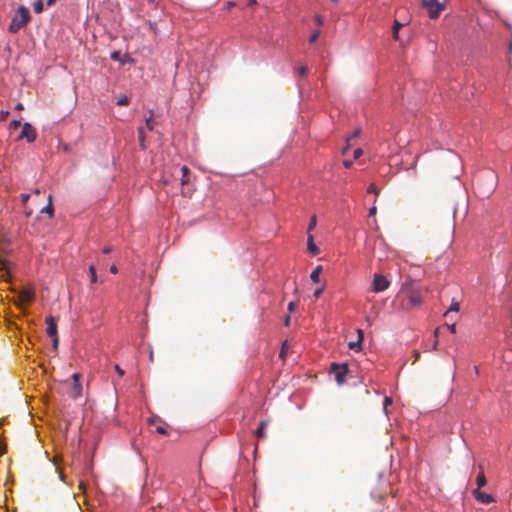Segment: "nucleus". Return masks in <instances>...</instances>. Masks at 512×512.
<instances>
[{
    "label": "nucleus",
    "mask_w": 512,
    "mask_h": 512,
    "mask_svg": "<svg viewBox=\"0 0 512 512\" xmlns=\"http://www.w3.org/2000/svg\"><path fill=\"white\" fill-rule=\"evenodd\" d=\"M316 224H317V218H316V215H313L311 218H310V222H309V225H308V229H307V234H311V231L316 227Z\"/></svg>",
    "instance_id": "obj_19"
},
{
    "label": "nucleus",
    "mask_w": 512,
    "mask_h": 512,
    "mask_svg": "<svg viewBox=\"0 0 512 512\" xmlns=\"http://www.w3.org/2000/svg\"><path fill=\"white\" fill-rule=\"evenodd\" d=\"M149 423H151V424L154 423V419L153 418L149 419Z\"/></svg>",
    "instance_id": "obj_61"
},
{
    "label": "nucleus",
    "mask_w": 512,
    "mask_h": 512,
    "mask_svg": "<svg viewBox=\"0 0 512 512\" xmlns=\"http://www.w3.org/2000/svg\"><path fill=\"white\" fill-rule=\"evenodd\" d=\"M9 269V262L8 261H1V270H5L8 272Z\"/></svg>",
    "instance_id": "obj_38"
},
{
    "label": "nucleus",
    "mask_w": 512,
    "mask_h": 512,
    "mask_svg": "<svg viewBox=\"0 0 512 512\" xmlns=\"http://www.w3.org/2000/svg\"><path fill=\"white\" fill-rule=\"evenodd\" d=\"M37 138V132L35 128L28 122L22 125L21 134L18 137V140L26 139L28 143H32Z\"/></svg>",
    "instance_id": "obj_5"
},
{
    "label": "nucleus",
    "mask_w": 512,
    "mask_h": 512,
    "mask_svg": "<svg viewBox=\"0 0 512 512\" xmlns=\"http://www.w3.org/2000/svg\"><path fill=\"white\" fill-rule=\"evenodd\" d=\"M447 328H448V330H449L451 333H456V324H455V323L447 324Z\"/></svg>",
    "instance_id": "obj_39"
},
{
    "label": "nucleus",
    "mask_w": 512,
    "mask_h": 512,
    "mask_svg": "<svg viewBox=\"0 0 512 512\" xmlns=\"http://www.w3.org/2000/svg\"><path fill=\"white\" fill-rule=\"evenodd\" d=\"M324 291V288L323 287H320V288H317L315 291H314V297L315 298H319L320 295L323 293Z\"/></svg>",
    "instance_id": "obj_37"
},
{
    "label": "nucleus",
    "mask_w": 512,
    "mask_h": 512,
    "mask_svg": "<svg viewBox=\"0 0 512 512\" xmlns=\"http://www.w3.org/2000/svg\"><path fill=\"white\" fill-rule=\"evenodd\" d=\"M89 273H90V282L96 283L97 282V275H96V269L94 265L89 266Z\"/></svg>",
    "instance_id": "obj_20"
},
{
    "label": "nucleus",
    "mask_w": 512,
    "mask_h": 512,
    "mask_svg": "<svg viewBox=\"0 0 512 512\" xmlns=\"http://www.w3.org/2000/svg\"><path fill=\"white\" fill-rule=\"evenodd\" d=\"M357 332H358V340L362 342V340H363V331L359 329V330H357Z\"/></svg>",
    "instance_id": "obj_46"
},
{
    "label": "nucleus",
    "mask_w": 512,
    "mask_h": 512,
    "mask_svg": "<svg viewBox=\"0 0 512 512\" xmlns=\"http://www.w3.org/2000/svg\"><path fill=\"white\" fill-rule=\"evenodd\" d=\"M53 212H54V208H53V205H52V196L49 195L48 196V204H47V206H45L44 208L41 209V213H46L50 217H52L53 216Z\"/></svg>",
    "instance_id": "obj_16"
},
{
    "label": "nucleus",
    "mask_w": 512,
    "mask_h": 512,
    "mask_svg": "<svg viewBox=\"0 0 512 512\" xmlns=\"http://www.w3.org/2000/svg\"><path fill=\"white\" fill-rule=\"evenodd\" d=\"M473 495L481 503L490 504L494 502V498L492 495L481 492L479 489H475L473 491Z\"/></svg>",
    "instance_id": "obj_11"
},
{
    "label": "nucleus",
    "mask_w": 512,
    "mask_h": 512,
    "mask_svg": "<svg viewBox=\"0 0 512 512\" xmlns=\"http://www.w3.org/2000/svg\"><path fill=\"white\" fill-rule=\"evenodd\" d=\"M45 323L47 324V335L52 337L57 335V323L53 316H48L45 319Z\"/></svg>",
    "instance_id": "obj_10"
},
{
    "label": "nucleus",
    "mask_w": 512,
    "mask_h": 512,
    "mask_svg": "<svg viewBox=\"0 0 512 512\" xmlns=\"http://www.w3.org/2000/svg\"><path fill=\"white\" fill-rule=\"evenodd\" d=\"M18 297H19V300L21 301V303L30 304L35 299V293L32 289L25 288L19 292Z\"/></svg>",
    "instance_id": "obj_8"
},
{
    "label": "nucleus",
    "mask_w": 512,
    "mask_h": 512,
    "mask_svg": "<svg viewBox=\"0 0 512 512\" xmlns=\"http://www.w3.org/2000/svg\"><path fill=\"white\" fill-rule=\"evenodd\" d=\"M33 9L36 13H41L43 11V3L38 0L33 4Z\"/></svg>",
    "instance_id": "obj_23"
},
{
    "label": "nucleus",
    "mask_w": 512,
    "mask_h": 512,
    "mask_svg": "<svg viewBox=\"0 0 512 512\" xmlns=\"http://www.w3.org/2000/svg\"><path fill=\"white\" fill-rule=\"evenodd\" d=\"M146 125H147V128H148L149 130H152V129H153V125H154L153 120H152V119H147V121H146Z\"/></svg>",
    "instance_id": "obj_42"
},
{
    "label": "nucleus",
    "mask_w": 512,
    "mask_h": 512,
    "mask_svg": "<svg viewBox=\"0 0 512 512\" xmlns=\"http://www.w3.org/2000/svg\"><path fill=\"white\" fill-rule=\"evenodd\" d=\"M438 332H439V328L435 329V331H434V337H435V339H437V337H438Z\"/></svg>",
    "instance_id": "obj_55"
},
{
    "label": "nucleus",
    "mask_w": 512,
    "mask_h": 512,
    "mask_svg": "<svg viewBox=\"0 0 512 512\" xmlns=\"http://www.w3.org/2000/svg\"><path fill=\"white\" fill-rule=\"evenodd\" d=\"M392 404V399L390 397H385L384 399V411L387 414V406Z\"/></svg>",
    "instance_id": "obj_31"
},
{
    "label": "nucleus",
    "mask_w": 512,
    "mask_h": 512,
    "mask_svg": "<svg viewBox=\"0 0 512 512\" xmlns=\"http://www.w3.org/2000/svg\"><path fill=\"white\" fill-rule=\"evenodd\" d=\"M20 197H21V201H22V203L25 205V204L28 202V200H29V198H30V195H29V194H25V193H23V194H21V196H20Z\"/></svg>",
    "instance_id": "obj_36"
},
{
    "label": "nucleus",
    "mask_w": 512,
    "mask_h": 512,
    "mask_svg": "<svg viewBox=\"0 0 512 512\" xmlns=\"http://www.w3.org/2000/svg\"><path fill=\"white\" fill-rule=\"evenodd\" d=\"M479 468H480V472H479V474L477 476V479H476V481H477V488L476 489L480 490L481 487L486 485L487 479L485 477V474H484L482 466H479Z\"/></svg>",
    "instance_id": "obj_14"
},
{
    "label": "nucleus",
    "mask_w": 512,
    "mask_h": 512,
    "mask_svg": "<svg viewBox=\"0 0 512 512\" xmlns=\"http://www.w3.org/2000/svg\"><path fill=\"white\" fill-rule=\"evenodd\" d=\"M284 355H285V352H284V347H283V348H282V350H281V352H280V357H282V358H283V357H284Z\"/></svg>",
    "instance_id": "obj_57"
},
{
    "label": "nucleus",
    "mask_w": 512,
    "mask_h": 512,
    "mask_svg": "<svg viewBox=\"0 0 512 512\" xmlns=\"http://www.w3.org/2000/svg\"><path fill=\"white\" fill-rule=\"evenodd\" d=\"M348 346L350 349L360 350L361 349V341L358 340L356 342H350Z\"/></svg>",
    "instance_id": "obj_27"
},
{
    "label": "nucleus",
    "mask_w": 512,
    "mask_h": 512,
    "mask_svg": "<svg viewBox=\"0 0 512 512\" xmlns=\"http://www.w3.org/2000/svg\"><path fill=\"white\" fill-rule=\"evenodd\" d=\"M266 427H267V422L266 421H262L258 428L256 429V436L258 438H264L266 436Z\"/></svg>",
    "instance_id": "obj_15"
},
{
    "label": "nucleus",
    "mask_w": 512,
    "mask_h": 512,
    "mask_svg": "<svg viewBox=\"0 0 512 512\" xmlns=\"http://www.w3.org/2000/svg\"><path fill=\"white\" fill-rule=\"evenodd\" d=\"M421 6L427 11L431 19L438 18L440 13L446 8L445 2H440L439 0H422Z\"/></svg>",
    "instance_id": "obj_3"
},
{
    "label": "nucleus",
    "mask_w": 512,
    "mask_h": 512,
    "mask_svg": "<svg viewBox=\"0 0 512 512\" xmlns=\"http://www.w3.org/2000/svg\"><path fill=\"white\" fill-rule=\"evenodd\" d=\"M484 178L489 181V185L487 189L482 192V194L483 196L488 197L496 187V176L492 172H486Z\"/></svg>",
    "instance_id": "obj_9"
},
{
    "label": "nucleus",
    "mask_w": 512,
    "mask_h": 512,
    "mask_svg": "<svg viewBox=\"0 0 512 512\" xmlns=\"http://www.w3.org/2000/svg\"><path fill=\"white\" fill-rule=\"evenodd\" d=\"M31 20V15L25 6H20L14 14L11 23L8 27L10 33H17L20 29L25 27Z\"/></svg>",
    "instance_id": "obj_2"
},
{
    "label": "nucleus",
    "mask_w": 512,
    "mask_h": 512,
    "mask_svg": "<svg viewBox=\"0 0 512 512\" xmlns=\"http://www.w3.org/2000/svg\"><path fill=\"white\" fill-rule=\"evenodd\" d=\"M353 162L351 160H344L343 161V165L346 167V168H350L352 166Z\"/></svg>",
    "instance_id": "obj_43"
},
{
    "label": "nucleus",
    "mask_w": 512,
    "mask_h": 512,
    "mask_svg": "<svg viewBox=\"0 0 512 512\" xmlns=\"http://www.w3.org/2000/svg\"><path fill=\"white\" fill-rule=\"evenodd\" d=\"M284 323H285V326H289V325H290V316H287V317L285 318Z\"/></svg>",
    "instance_id": "obj_49"
},
{
    "label": "nucleus",
    "mask_w": 512,
    "mask_h": 512,
    "mask_svg": "<svg viewBox=\"0 0 512 512\" xmlns=\"http://www.w3.org/2000/svg\"><path fill=\"white\" fill-rule=\"evenodd\" d=\"M315 22H316V24L318 26H322L323 25V20H322L321 16H319V15L315 16Z\"/></svg>",
    "instance_id": "obj_40"
},
{
    "label": "nucleus",
    "mask_w": 512,
    "mask_h": 512,
    "mask_svg": "<svg viewBox=\"0 0 512 512\" xmlns=\"http://www.w3.org/2000/svg\"><path fill=\"white\" fill-rule=\"evenodd\" d=\"M477 185H478L479 187H480V185H481V178H480V177L477 179Z\"/></svg>",
    "instance_id": "obj_58"
},
{
    "label": "nucleus",
    "mask_w": 512,
    "mask_h": 512,
    "mask_svg": "<svg viewBox=\"0 0 512 512\" xmlns=\"http://www.w3.org/2000/svg\"><path fill=\"white\" fill-rule=\"evenodd\" d=\"M347 150H348V147L344 148L343 153H346Z\"/></svg>",
    "instance_id": "obj_63"
},
{
    "label": "nucleus",
    "mask_w": 512,
    "mask_h": 512,
    "mask_svg": "<svg viewBox=\"0 0 512 512\" xmlns=\"http://www.w3.org/2000/svg\"><path fill=\"white\" fill-rule=\"evenodd\" d=\"M114 368H115V371L117 372V374H118L120 377H122V376L124 375V373H125V372H124V370H123L119 365H117V364H116V365L114 366Z\"/></svg>",
    "instance_id": "obj_35"
},
{
    "label": "nucleus",
    "mask_w": 512,
    "mask_h": 512,
    "mask_svg": "<svg viewBox=\"0 0 512 512\" xmlns=\"http://www.w3.org/2000/svg\"><path fill=\"white\" fill-rule=\"evenodd\" d=\"M111 251H112V248H111V247H105V248H103V250H102V252H103L104 254H109Z\"/></svg>",
    "instance_id": "obj_47"
},
{
    "label": "nucleus",
    "mask_w": 512,
    "mask_h": 512,
    "mask_svg": "<svg viewBox=\"0 0 512 512\" xmlns=\"http://www.w3.org/2000/svg\"><path fill=\"white\" fill-rule=\"evenodd\" d=\"M79 486H80V488H83L84 487L83 482H80Z\"/></svg>",
    "instance_id": "obj_62"
},
{
    "label": "nucleus",
    "mask_w": 512,
    "mask_h": 512,
    "mask_svg": "<svg viewBox=\"0 0 512 512\" xmlns=\"http://www.w3.org/2000/svg\"><path fill=\"white\" fill-rule=\"evenodd\" d=\"M389 281L380 274H375L372 281V291L375 293L383 292L389 287Z\"/></svg>",
    "instance_id": "obj_6"
},
{
    "label": "nucleus",
    "mask_w": 512,
    "mask_h": 512,
    "mask_svg": "<svg viewBox=\"0 0 512 512\" xmlns=\"http://www.w3.org/2000/svg\"><path fill=\"white\" fill-rule=\"evenodd\" d=\"M111 58L114 59V60H119L120 59V52L118 51H114L112 54H111Z\"/></svg>",
    "instance_id": "obj_41"
},
{
    "label": "nucleus",
    "mask_w": 512,
    "mask_h": 512,
    "mask_svg": "<svg viewBox=\"0 0 512 512\" xmlns=\"http://www.w3.org/2000/svg\"><path fill=\"white\" fill-rule=\"evenodd\" d=\"M437 345H438V340L435 339L434 342L432 343V349H436Z\"/></svg>",
    "instance_id": "obj_51"
},
{
    "label": "nucleus",
    "mask_w": 512,
    "mask_h": 512,
    "mask_svg": "<svg viewBox=\"0 0 512 512\" xmlns=\"http://www.w3.org/2000/svg\"><path fill=\"white\" fill-rule=\"evenodd\" d=\"M319 35H320V30H316V31H314V32L311 34L310 38H309V43H310V44L315 43V42L317 41V39H318Z\"/></svg>",
    "instance_id": "obj_24"
},
{
    "label": "nucleus",
    "mask_w": 512,
    "mask_h": 512,
    "mask_svg": "<svg viewBox=\"0 0 512 512\" xmlns=\"http://www.w3.org/2000/svg\"><path fill=\"white\" fill-rule=\"evenodd\" d=\"M34 193H35V194H40V190H39V189H36V190L34 191Z\"/></svg>",
    "instance_id": "obj_60"
},
{
    "label": "nucleus",
    "mask_w": 512,
    "mask_h": 512,
    "mask_svg": "<svg viewBox=\"0 0 512 512\" xmlns=\"http://www.w3.org/2000/svg\"><path fill=\"white\" fill-rule=\"evenodd\" d=\"M181 172H182L181 184L185 185L189 182V178H188L189 168L187 166H182Z\"/></svg>",
    "instance_id": "obj_18"
},
{
    "label": "nucleus",
    "mask_w": 512,
    "mask_h": 512,
    "mask_svg": "<svg viewBox=\"0 0 512 512\" xmlns=\"http://www.w3.org/2000/svg\"><path fill=\"white\" fill-rule=\"evenodd\" d=\"M80 378L81 375L79 373H74L72 375L73 383L71 385L70 391L68 392L71 398L76 399L82 395V386L80 384Z\"/></svg>",
    "instance_id": "obj_7"
},
{
    "label": "nucleus",
    "mask_w": 512,
    "mask_h": 512,
    "mask_svg": "<svg viewBox=\"0 0 512 512\" xmlns=\"http://www.w3.org/2000/svg\"><path fill=\"white\" fill-rule=\"evenodd\" d=\"M5 453V447L0 445V456Z\"/></svg>",
    "instance_id": "obj_54"
},
{
    "label": "nucleus",
    "mask_w": 512,
    "mask_h": 512,
    "mask_svg": "<svg viewBox=\"0 0 512 512\" xmlns=\"http://www.w3.org/2000/svg\"><path fill=\"white\" fill-rule=\"evenodd\" d=\"M367 192H368V193H374V194H376V195H379L380 190L376 187V185H375V184H373V183H372V184H370V185L368 186Z\"/></svg>",
    "instance_id": "obj_25"
},
{
    "label": "nucleus",
    "mask_w": 512,
    "mask_h": 512,
    "mask_svg": "<svg viewBox=\"0 0 512 512\" xmlns=\"http://www.w3.org/2000/svg\"><path fill=\"white\" fill-rule=\"evenodd\" d=\"M415 361L420 358V353L418 351H414Z\"/></svg>",
    "instance_id": "obj_52"
},
{
    "label": "nucleus",
    "mask_w": 512,
    "mask_h": 512,
    "mask_svg": "<svg viewBox=\"0 0 512 512\" xmlns=\"http://www.w3.org/2000/svg\"><path fill=\"white\" fill-rule=\"evenodd\" d=\"M9 116V111L7 110H1L0 111V120L4 121Z\"/></svg>",
    "instance_id": "obj_32"
},
{
    "label": "nucleus",
    "mask_w": 512,
    "mask_h": 512,
    "mask_svg": "<svg viewBox=\"0 0 512 512\" xmlns=\"http://www.w3.org/2000/svg\"><path fill=\"white\" fill-rule=\"evenodd\" d=\"M257 4L256 0H249L248 3H247V6L248 7H253Z\"/></svg>",
    "instance_id": "obj_45"
},
{
    "label": "nucleus",
    "mask_w": 512,
    "mask_h": 512,
    "mask_svg": "<svg viewBox=\"0 0 512 512\" xmlns=\"http://www.w3.org/2000/svg\"><path fill=\"white\" fill-rule=\"evenodd\" d=\"M362 154H363L362 149H360V148L355 149L354 153H353L354 159L360 158L362 156Z\"/></svg>",
    "instance_id": "obj_33"
},
{
    "label": "nucleus",
    "mask_w": 512,
    "mask_h": 512,
    "mask_svg": "<svg viewBox=\"0 0 512 512\" xmlns=\"http://www.w3.org/2000/svg\"><path fill=\"white\" fill-rule=\"evenodd\" d=\"M377 212V208L375 206L369 209V216H374Z\"/></svg>",
    "instance_id": "obj_44"
},
{
    "label": "nucleus",
    "mask_w": 512,
    "mask_h": 512,
    "mask_svg": "<svg viewBox=\"0 0 512 512\" xmlns=\"http://www.w3.org/2000/svg\"><path fill=\"white\" fill-rule=\"evenodd\" d=\"M21 125V122L19 120H13L10 122L9 124V129L10 130H16L18 129V127Z\"/></svg>",
    "instance_id": "obj_28"
},
{
    "label": "nucleus",
    "mask_w": 512,
    "mask_h": 512,
    "mask_svg": "<svg viewBox=\"0 0 512 512\" xmlns=\"http://www.w3.org/2000/svg\"><path fill=\"white\" fill-rule=\"evenodd\" d=\"M403 27V24L398 20H394L392 26V37L395 41H399V31Z\"/></svg>",
    "instance_id": "obj_13"
},
{
    "label": "nucleus",
    "mask_w": 512,
    "mask_h": 512,
    "mask_svg": "<svg viewBox=\"0 0 512 512\" xmlns=\"http://www.w3.org/2000/svg\"><path fill=\"white\" fill-rule=\"evenodd\" d=\"M129 98L126 95H121L119 99L117 100V105L119 106H125L129 104Z\"/></svg>",
    "instance_id": "obj_22"
},
{
    "label": "nucleus",
    "mask_w": 512,
    "mask_h": 512,
    "mask_svg": "<svg viewBox=\"0 0 512 512\" xmlns=\"http://www.w3.org/2000/svg\"><path fill=\"white\" fill-rule=\"evenodd\" d=\"M307 250L312 255H317L319 253V248L314 243V237L312 234H309L307 238Z\"/></svg>",
    "instance_id": "obj_12"
},
{
    "label": "nucleus",
    "mask_w": 512,
    "mask_h": 512,
    "mask_svg": "<svg viewBox=\"0 0 512 512\" xmlns=\"http://www.w3.org/2000/svg\"><path fill=\"white\" fill-rule=\"evenodd\" d=\"M307 72H308V68L304 65L300 66L298 69H297V74L299 76H306L307 75Z\"/></svg>",
    "instance_id": "obj_26"
},
{
    "label": "nucleus",
    "mask_w": 512,
    "mask_h": 512,
    "mask_svg": "<svg viewBox=\"0 0 512 512\" xmlns=\"http://www.w3.org/2000/svg\"><path fill=\"white\" fill-rule=\"evenodd\" d=\"M52 346H53V349H57L58 348V344H59V338H58V335L56 336H52Z\"/></svg>",
    "instance_id": "obj_30"
},
{
    "label": "nucleus",
    "mask_w": 512,
    "mask_h": 512,
    "mask_svg": "<svg viewBox=\"0 0 512 512\" xmlns=\"http://www.w3.org/2000/svg\"><path fill=\"white\" fill-rule=\"evenodd\" d=\"M53 2H54V0H49L48 4H52Z\"/></svg>",
    "instance_id": "obj_64"
},
{
    "label": "nucleus",
    "mask_w": 512,
    "mask_h": 512,
    "mask_svg": "<svg viewBox=\"0 0 512 512\" xmlns=\"http://www.w3.org/2000/svg\"><path fill=\"white\" fill-rule=\"evenodd\" d=\"M459 309H460V305H459V303H458V302L453 301V302L451 303V306H450L449 310L445 313V316L447 317V316H448V314H449L450 312H458V311H459Z\"/></svg>",
    "instance_id": "obj_21"
},
{
    "label": "nucleus",
    "mask_w": 512,
    "mask_h": 512,
    "mask_svg": "<svg viewBox=\"0 0 512 512\" xmlns=\"http://www.w3.org/2000/svg\"><path fill=\"white\" fill-rule=\"evenodd\" d=\"M139 137H140V140L143 141V129L142 128H139Z\"/></svg>",
    "instance_id": "obj_50"
},
{
    "label": "nucleus",
    "mask_w": 512,
    "mask_h": 512,
    "mask_svg": "<svg viewBox=\"0 0 512 512\" xmlns=\"http://www.w3.org/2000/svg\"><path fill=\"white\" fill-rule=\"evenodd\" d=\"M296 308H297V303H295V302H290V303L288 304V311H289L290 313L294 312Z\"/></svg>",
    "instance_id": "obj_34"
},
{
    "label": "nucleus",
    "mask_w": 512,
    "mask_h": 512,
    "mask_svg": "<svg viewBox=\"0 0 512 512\" xmlns=\"http://www.w3.org/2000/svg\"><path fill=\"white\" fill-rule=\"evenodd\" d=\"M359 133H360V130L358 129V130H356V131L354 132V134H353V136H352V137H357V136L359 135Z\"/></svg>",
    "instance_id": "obj_56"
},
{
    "label": "nucleus",
    "mask_w": 512,
    "mask_h": 512,
    "mask_svg": "<svg viewBox=\"0 0 512 512\" xmlns=\"http://www.w3.org/2000/svg\"><path fill=\"white\" fill-rule=\"evenodd\" d=\"M330 372L334 374L337 384L343 385L349 372L348 365L346 363H332L330 366Z\"/></svg>",
    "instance_id": "obj_4"
},
{
    "label": "nucleus",
    "mask_w": 512,
    "mask_h": 512,
    "mask_svg": "<svg viewBox=\"0 0 512 512\" xmlns=\"http://www.w3.org/2000/svg\"><path fill=\"white\" fill-rule=\"evenodd\" d=\"M402 292L407 296L406 308H414L422 304V289L410 278H408L403 284Z\"/></svg>",
    "instance_id": "obj_1"
},
{
    "label": "nucleus",
    "mask_w": 512,
    "mask_h": 512,
    "mask_svg": "<svg viewBox=\"0 0 512 512\" xmlns=\"http://www.w3.org/2000/svg\"><path fill=\"white\" fill-rule=\"evenodd\" d=\"M17 110H22L24 107H23V104L22 103H18L15 107Z\"/></svg>",
    "instance_id": "obj_53"
},
{
    "label": "nucleus",
    "mask_w": 512,
    "mask_h": 512,
    "mask_svg": "<svg viewBox=\"0 0 512 512\" xmlns=\"http://www.w3.org/2000/svg\"><path fill=\"white\" fill-rule=\"evenodd\" d=\"M156 431L161 434V435H167L168 434V431H167V428L163 425H159L156 427Z\"/></svg>",
    "instance_id": "obj_29"
},
{
    "label": "nucleus",
    "mask_w": 512,
    "mask_h": 512,
    "mask_svg": "<svg viewBox=\"0 0 512 512\" xmlns=\"http://www.w3.org/2000/svg\"><path fill=\"white\" fill-rule=\"evenodd\" d=\"M322 272V266H316L314 268V270L311 272L310 274V279L313 281V282H318L319 281V276Z\"/></svg>",
    "instance_id": "obj_17"
},
{
    "label": "nucleus",
    "mask_w": 512,
    "mask_h": 512,
    "mask_svg": "<svg viewBox=\"0 0 512 512\" xmlns=\"http://www.w3.org/2000/svg\"><path fill=\"white\" fill-rule=\"evenodd\" d=\"M64 478H65V475L61 472V473H60V479H61V480H64Z\"/></svg>",
    "instance_id": "obj_59"
},
{
    "label": "nucleus",
    "mask_w": 512,
    "mask_h": 512,
    "mask_svg": "<svg viewBox=\"0 0 512 512\" xmlns=\"http://www.w3.org/2000/svg\"><path fill=\"white\" fill-rule=\"evenodd\" d=\"M110 271H111L113 274H116V273L118 272V269H117V267H116L115 265H112V266L110 267Z\"/></svg>",
    "instance_id": "obj_48"
}]
</instances>
